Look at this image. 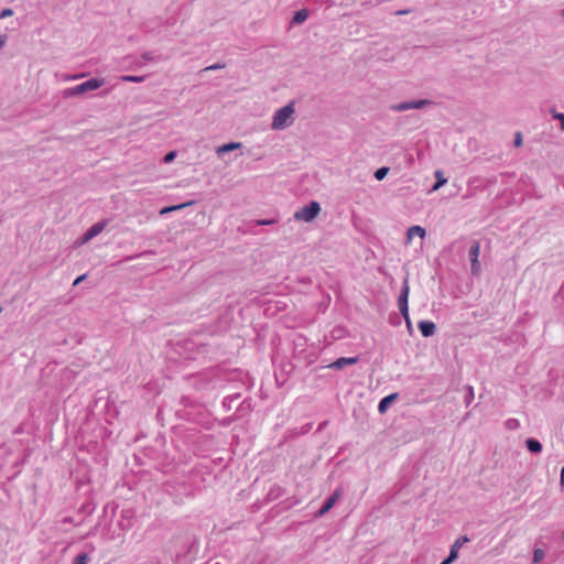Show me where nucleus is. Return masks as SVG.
I'll return each mask as SVG.
<instances>
[{
	"label": "nucleus",
	"mask_w": 564,
	"mask_h": 564,
	"mask_svg": "<svg viewBox=\"0 0 564 564\" xmlns=\"http://www.w3.org/2000/svg\"><path fill=\"white\" fill-rule=\"evenodd\" d=\"M294 101H290L284 107L278 109L272 119V129L274 130H283L292 124L293 119L292 116L294 113Z\"/></svg>",
	"instance_id": "1"
},
{
	"label": "nucleus",
	"mask_w": 564,
	"mask_h": 564,
	"mask_svg": "<svg viewBox=\"0 0 564 564\" xmlns=\"http://www.w3.org/2000/svg\"><path fill=\"white\" fill-rule=\"evenodd\" d=\"M321 212V205L316 200H311L307 205L301 207L294 213L296 220L311 223L314 220Z\"/></svg>",
	"instance_id": "2"
},
{
	"label": "nucleus",
	"mask_w": 564,
	"mask_h": 564,
	"mask_svg": "<svg viewBox=\"0 0 564 564\" xmlns=\"http://www.w3.org/2000/svg\"><path fill=\"white\" fill-rule=\"evenodd\" d=\"M105 84L104 78H90L75 87L68 88L66 91L67 96H76L90 90L100 88Z\"/></svg>",
	"instance_id": "3"
},
{
	"label": "nucleus",
	"mask_w": 564,
	"mask_h": 564,
	"mask_svg": "<svg viewBox=\"0 0 564 564\" xmlns=\"http://www.w3.org/2000/svg\"><path fill=\"white\" fill-rule=\"evenodd\" d=\"M409 294H410V285H409V276L406 275L403 279L400 294L398 296V307H399L400 314L402 315L403 318H408Z\"/></svg>",
	"instance_id": "4"
},
{
	"label": "nucleus",
	"mask_w": 564,
	"mask_h": 564,
	"mask_svg": "<svg viewBox=\"0 0 564 564\" xmlns=\"http://www.w3.org/2000/svg\"><path fill=\"white\" fill-rule=\"evenodd\" d=\"M479 253H480V242L478 240H473L468 250V257L470 260V272L474 276H478L480 274V263H479Z\"/></svg>",
	"instance_id": "5"
},
{
	"label": "nucleus",
	"mask_w": 564,
	"mask_h": 564,
	"mask_svg": "<svg viewBox=\"0 0 564 564\" xmlns=\"http://www.w3.org/2000/svg\"><path fill=\"white\" fill-rule=\"evenodd\" d=\"M435 102L430 99H419V100H409L402 101L397 105H393L391 109L397 112L406 111L410 109H422L426 106H434Z\"/></svg>",
	"instance_id": "6"
},
{
	"label": "nucleus",
	"mask_w": 564,
	"mask_h": 564,
	"mask_svg": "<svg viewBox=\"0 0 564 564\" xmlns=\"http://www.w3.org/2000/svg\"><path fill=\"white\" fill-rule=\"evenodd\" d=\"M242 148V143L240 142H228L226 144H223L216 149V154L218 159L227 161H232L237 154L231 155L234 151H237Z\"/></svg>",
	"instance_id": "7"
},
{
	"label": "nucleus",
	"mask_w": 564,
	"mask_h": 564,
	"mask_svg": "<svg viewBox=\"0 0 564 564\" xmlns=\"http://www.w3.org/2000/svg\"><path fill=\"white\" fill-rule=\"evenodd\" d=\"M341 496V488H336L334 492L325 499L323 506L315 512L314 518L325 516L338 501Z\"/></svg>",
	"instance_id": "8"
},
{
	"label": "nucleus",
	"mask_w": 564,
	"mask_h": 564,
	"mask_svg": "<svg viewBox=\"0 0 564 564\" xmlns=\"http://www.w3.org/2000/svg\"><path fill=\"white\" fill-rule=\"evenodd\" d=\"M467 542H469V538L467 535L458 538L451 546L449 554L443 560L441 564L453 563L458 557L459 549Z\"/></svg>",
	"instance_id": "9"
},
{
	"label": "nucleus",
	"mask_w": 564,
	"mask_h": 564,
	"mask_svg": "<svg viewBox=\"0 0 564 564\" xmlns=\"http://www.w3.org/2000/svg\"><path fill=\"white\" fill-rule=\"evenodd\" d=\"M359 361V356L355 357H340L329 364L327 367L334 370H341L347 366L356 365Z\"/></svg>",
	"instance_id": "10"
},
{
	"label": "nucleus",
	"mask_w": 564,
	"mask_h": 564,
	"mask_svg": "<svg viewBox=\"0 0 564 564\" xmlns=\"http://www.w3.org/2000/svg\"><path fill=\"white\" fill-rule=\"evenodd\" d=\"M106 226H107V220H100V221L94 224L84 235L83 242H87V241L91 240L93 238H95L96 236H98L99 234H101L104 231V229L106 228Z\"/></svg>",
	"instance_id": "11"
},
{
	"label": "nucleus",
	"mask_w": 564,
	"mask_h": 564,
	"mask_svg": "<svg viewBox=\"0 0 564 564\" xmlns=\"http://www.w3.org/2000/svg\"><path fill=\"white\" fill-rule=\"evenodd\" d=\"M417 327L423 337L427 338L436 333V325L432 321H420Z\"/></svg>",
	"instance_id": "12"
},
{
	"label": "nucleus",
	"mask_w": 564,
	"mask_h": 564,
	"mask_svg": "<svg viewBox=\"0 0 564 564\" xmlns=\"http://www.w3.org/2000/svg\"><path fill=\"white\" fill-rule=\"evenodd\" d=\"M399 399V393L398 392H393V393H390L386 397H383L380 401H379V404H378V412L380 414H383L387 412V410L389 409V406Z\"/></svg>",
	"instance_id": "13"
},
{
	"label": "nucleus",
	"mask_w": 564,
	"mask_h": 564,
	"mask_svg": "<svg viewBox=\"0 0 564 564\" xmlns=\"http://www.w3.org/2000/svg\"><path fill=\"white\" fill-rule=\"evenodd\" d=\"M525 447L532 454H540L543 449L542 443L533 437H529L525 440Z\"/></svg>",
	"instance_id": "14"
},
{
	"label": "nucleus",
	"mask_w": 564,
	"mask_h": 564,
	"mask_svg": "<svg viewBox=\"0 0 564 564\" xmlns=\"http://www.w3.org/2000/svg\"><path fill=\"white\" fill-rule=\"evenodd\" d=\"M308 15L310 11L307 9L297 10L292 18L291 23L294 25L302 24L307 20Z\"/></svg>",
	"instance_id": "15"
},
{
	"label": "nucleus",
	"mask_w": 564,
	"mask_h": 564,
	"mask_svg": "<svg viewBox=\"0 0 564 564\" xmlns=\"http://www.w3.org/2000/svg\"><path fill=\"white\" fill-rule=\"evenodd\" d=\"M426 235V231L423 227L421 226H417V225H414V226H411L408 231H406V238L408 240H411L414 236H417V237H421V238H424Z\"/></svg>",
	"instance_id": "16"
},
{
	"label": "nucleus",
	"mask_w": 564,
	"mask_h": 564,
	"mask_svg": "<svg viewBox=\"0 0 564 564\" xmlns=\"http://www.w3.org/2000/svg\"><path fill=\"white\" fill-rule=\"evenodd\" d=\"M434 175H435V183L433 184L431 191H437L447 183V178L444 176L443 171L436 170Z\"/></svg>",
	"instance_id": "17"
},
{
	"label": "nucleus",
	"mask_w": 564,
	"mask_h": 564,
	"mask_svg": "<svg viewBox=\"0 0 564 564\" xmlns=\"http://www.w3.org/2000/svg\"><path fill=\"white\" fill-rule=\"evenodd\" d=\"M283 492H284L283 488L275 484L270 488V490L268 492V498L270 500H276L283 496Z\"/></svg>",
	"instance_id": "18"
},
{
	"label": "nucleus",
	"mask_w": 564,
	"mask_h": 564,
	"mask_svg": "<svg viewBox=\"0 0 564 564\" xmlns=\"http://www.w3.org/2000/svg\"><path fill=\"white\" fill-rule=\"evenodd\" d=\"M464 391H465L464 402H465L466 406H469L470 403L473 402L474 398H475L474 388L471 386H469V384H466L464 387Z\"/></svg>",
	"instance_id": "19"
},
{
	"label": "nucleus",
	"mask_w": 564,
	"mask_h": 564,
	"mask_svg": "<svg viewBox=\"0 0 564 564\" xmlns=\"http://www.w3.org/2000/svg\"><path fill=\"white\" fill-rule=\"evenodd\" d=\"M240 398L239 393L228 394L224 398L223 408L225 411H229L231 409L232 402L237 401Z\"/></svg>",
	"instance_id": "20"
},
{
	"label": "nucleus",
	"mask_w": 564,
	"mask_h": 564,
	"mask_svg": "<svg viewBox=\"0 0 564 564\" xmlns=\"http://www.w3.org/2000/svg\"><path fill=\"white\" fill-rule=\"evenodd\" d=\"M390 169L388 166H381L375 171V178L377 181H382L389 173Z\"/></svg>",
	"instance_id": "21"
},
{
	"label": "nucleus",
	"mask_w": 564,
	"mask_h": 564,
	"mask_svg": "<svg viewBox=\"0 0 564 564\" xmlns=\"http://www.w3.org/2000/svg\"><path fill=\"white\" fill-rule=\"evenodd\" d=\"M144 79H145L144 76H134V75H123L120 77V80L129 82V83H142Z\"/></svg>",
	"instance_id": "22"
},
{
	"label": "nucleus",
	"mask_w": 564,
	"mask_h": 564,
	"mask_svg": "<svg viewBox=\"0 0 564 564\" xmlns=\"http://www.w3.org/2000/svg\"><path fill=\"white\" fill-rule=\"evenodd\" d=\"M89 561V556L87 553H79L75 556L72 564H87Z\"/></svg>",
	"instance_id": "23"
},
{
	"label": "nucleus",
	"mask_w": 564,
	"mask_h": 564,
	"mask_svg": "<svg viewBox=\"0 0 564 564\" xmlns=\"http://www.w3.org/2000/svg\"><path fill=\"white\" fill-rule=\"evenodd\" d=\"M553 119L560 122L561 130L564 131V112H557L554 109L551 111Z\"/></svg>",
	"instance_id": "24"
},
{
	"label": "nucleus",
	"mask_w": 564,
	"mask_h": 564,
	"mask_svg": "<svg viewBox=\"0 0 564 564\" xmlns=\"http://www.w3.org/2000/svg\"><path fill=\"white\" fill-rule=\"evenodd\" d=\"M545 556V552L542 549H535L533 552V562L539 563L541 562Z\"/></svg>",
	"instance_id": "25"
},
{
	"label": "nucleus",
	"mask_w": 564,
	"mask_h": 564,
	"mask_svg": "<svg viewBox=\"0 0 564 564\" xmlns=\"http://www.w3.org/2000/svg\"><path fill=\"white\" fill-rule=\"evenodd\" d=\"M276 220L274 218H270V219H257L253 221L254 226H268V225H273L275 224Z\"/></svg>",
	"instance_id": "26"
},
{
	"label": "nucleus",
	"mask_w": 564,
	"mask_h": 564,
	"mask_svg": "<svg viewBox=\"0 0 564 564\" xmlns=\"http://www.w3.org/2000/svg\"><path fill=\"white\" fill-rule=\"evenodd\" d=\"M175 156H176V152H175V151H170V152H167V153L164 155V158H163V162H164V163H166V164H167V163H171V162H173V160L175 159Z\"/></svg>",
	"instance_id": "27"
},
{
	"label": "nucleus",
	"mask_w": 564,
	"mask_h": 564,
	"mask_svg": "<svg viewBox=\"0 0 564 564\" xmlns=\"http://www.w3.org/2000/svg\"><path fill=\"white\" fill-rule=\"evenodd\" d=\"M506 425H507L508 429L513 430V429H517L519 426V422L516 419H509V420L506 421Z\"/></svg>",
	"instance_id": "28"
},
{
	"label": "nucleus",
	"mask_w": 564,
	"mask_h": 564,
	"mask_svg": "<svg viewBox=\"0 0 564 564\" xmlns=\"http://www.w3.org/2000/svg\"><path fill=\"white\" fill-rule=\"evenodd\" d=\"M13 15V10L12 9H3L1 12H0V20L4 19V18H8V17H11Z\"/></svg>",
	"instance_id": "29"
},
{
	"label": "nucleus",
	"mask_w": 564,
	"mask_h": 564,
	"mask_svg": "<svg viewBox=\"0 0 564 564\" xmlns=\"http://www.w3.org/2000/svg\"><path fill=\"white\" fill-rule=\"evenodd\" d=\"M514 147H521L522 145V134L521 132H517L513 140Z\"/></svg>",
	"instance_id": "30"
},
{
	"label": "nucleus",
	"mask_w": 564,
	"mask_h": 564,
	"mask_svg": "<svg viewBox=\"0 0 564 564\" xmlns=\"http://www.w3.org/2000/svg\"><path fill=\"white\" fill-rule=\"evenodd\" d=\"M184 205H175V206H171V207H165L161 210V214H165V213H169V212H172V210H177V209H181Z\"/></svg>",
	"instance_id": "31"
},
{
	"label": "nucleus",
	"mask_w": 564,
	"mask_h": 564,
	"mask_svg": "<svg viewBox=\"0 0 564 564\" xmlns=\"http://www.w3.org/2000/svg\"><path fill=\"white\" fill-rule=\"evenodd\" d=\"M7 42H8V35H6V34L0 35V50L6 46Z\"/></svg>",
	"instance_id": "32"
},
{
	"label": "nucleus",
	"mask_w": 564,
	"mask_h": 564,
	"mask_svg": "<svg viewBox=\"0 0 564 564\" xmlns=\"http://www.w3.org/2000/svg\"><path fill=\"white\" fill-rule=\"evenodd\" d=\"M85 279H86V274H83V275L78 276V278L74 281L73 285H74V286L78 285V284H79L82 281H84Z\"/></svg>",
	"instance_id": "33"
},
{
	"label": "nucleus",
	"mask_w": 564,
	"mask_h": 564,
	"mask_svg": "<svg viewBox=\"0 0 564 564\" xmlns=\"http://www.w3.org/2000/svg\"><path fill=\"white\" fill-rule=\"evenodd\" d=\"M404 319H405L408 330L410 333H412V323H411L410 316L408 315V318H404Z\"/></svg>",
	"instance_id": "34"
},
{
	"label": "nucleus",
	"mask_w": 564,
	"mask_h": 564,
	"mask_svg": "<svg viewBox=\"0 0 564 564\" xmlns=\"http://www.w3.org/2000/svg\"><path fill=\"white\" fill-rule=\"evenodd\" d=\"M142 58H143L144 61H151V59H152V55H151V53H150V52H144V53L142 54Z\"/></svg>",
	"instance_id": "35"
},
{
	"label": "nucleus",
	"mask_w": 564,
	"mask_h": 564,
	"mask_svg": "<svg viewBox=\"0 0 564 564\" xmlns=\"http://www.w3.org/2000/svg\"><path fill=\"white\" fill-rule=\"evenodd\" d=\"M232 419L231 417H227L225 420L221 421V424L223 425H229L231 423Z\"/></svg>",
	"instance_id": "36"
},
{
	"label": "nucleus",
	"mask_w": 564,
	"mask_h": 564,
	"mask_svg": "<svg viewBox=\"0 0 564 564\" xmlns=\"http://www.w3.org/2000/svg\"><path fill=\"white\" fill-rule=\"evenodd\" d=\"M223 67H224V65H220V64H218V63H214V65H213L214 70H216V69H220V68H223Z\"/></svg>",
	"instance_id": "37"
},
{
	"label": "nucleus",
	"mask_w": 564,
	"mask_h": 564,
	"mask_svg": "<svg viewBox=\"0 0 564 564\" xmlns=\"http://www.w3.org/2000/svg\"><path fill=\"white\" fill-rule=\"evenodd\" d=\"M561 484L564 485V466L561 469Z\"/></svg>",
	"instance_id": "38"
},
{
	"label": "nucleus",
	"mask_w": 564,
	"mask_h": 564,
	"mask_svg": "<svg viewBox=\"0 0 564 564\" xmlns=\"http://www.w3.org/2000/svg\"><path fill=\"white\" fill-rule=\"evenodd\" d=\"M218 376H219V370H217V371H215V370H214V373H213L214 379H215L216 377H218Z\"/></svg>",
	"instance_id": "39"
},
{
	"label": "nucleus",
	"mask_w": 564,
	"mask_h": 564,
	"mask_svg": "<svg viewBox=\"0 0 564 564\" xmlns=\"http://www.w3.org/2000/svg\"><path fill=\"white\" fill-rule=\"evenodd\" d=\"M405 13H408V11H405V10L404 11H399V14H405Z\"/></svg>",
	"instance_id": "40"
},
{
	"label": "nucleus",
	"mask_w": 564,
	"mask_h": 564,
	"mask_svg": "<svg viewBox=\"0 0 564 564\" xmlns=\"http://www.w3.org/2000/svg\"><path fill=\"white\" fill-rule=\"evenodd\" d=\"M562 17H564V9L562 10Z\"/></svg>",
	"instance_id": "41"
},
{
	"label": "nucleus",
	"mask_w": 564,
	"mask_h": 564,
	"mask_svg": "<svg viewBox=\"0 0 564 564\" xmlns=\"http://www.w3.org/2000/svg\"><path fill=\"white\" fill-rule=\"evenodd\" d=\"M563 539H564V530H563V534H562Z\"/></svg>",
	"instance_id": "42"
}]
</instances>
